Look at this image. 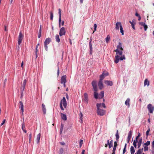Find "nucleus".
I'll return each mask as SVG.
<instances>
[{
    "mask_svg": "<svg viewBox=\"0 0 154 154\" xmlns=\"http://www.w3.org/2000/svg\"><path fill=\"white\" fill-rule=\"evenodd\" d=\"M122 44L119 42L118 45L117 46V49L115 50L116 52V55H122V54L123 49L122 48Z\"/></svg>",
    "mask_w": 154,
    "mask_h": 154,
    "instance_id": "nucleus-1",
    "label": "nucleus"
},
{
    "mask_svg": "<svg viewBox=\"0 0 154 154\" xmlns=\"http://www.w3.org/2000/svg\"><path fill=\"white\" fill-rule=\"evenodd\" d=\"M23 92H21V96H20V98L21 99L22 98V97H23Z\"/></svg>",
    "mask_w": 154,
    "mask_h": 154,
    "instance_id": "nucleus-61",
    "label": "nucleus"
},
{
    "mask_svg": "<svg viewBox=\"0 0 154 154\" xmlns=\"http://www.w3.org/2000/svg\"><path fill=\"white\" fill-rule=\"evenodd\" d=\"M142 152L141 151V149H139L137 152V154H142Z\"/></svg>",
    "mask_w": 154,
    "mask_h": 154,
    "instance_id": "nucleus-43",
    "label": "nucleus"
},
{
    "mask_svg": "<svg viewBox=\"0 0 154 154\" xmlns=\"http://www.w3.org/2000/svg\"><path fill=\"white\" fill-rule=\"evenodd\" d=\"M130 152L131 154H134V153L135 149L132 146H131L130 148Z\"/></svg>",
    "mask_w": 154,
    "mask_h": 154,
    "instance_id": "nucleus-24",
    "label": "nucleus"
},
{
    "mask_svg": "<svg viewBox=\"0 0 154 154\" xmlns=\"http://www.w3.org/2000/svg\"><path fill=\"white\" fill-rule=\"evenodd\" d=\"M94 31H93V33H94V32L96 31V29H97V25L96 24H94Z\"/></svg>",
    "mask_w": 154,
    "mask_h": 154,
    "instance_id": "nucleus-40",
    "label": "nucleus"
},
{
    "mask_svg": "<svg viewBox=\"0 0 154 154\" xmlns=\"http://www.w3.org/2000/svg\"><path fill=\"white\" fill-rule=\"evenodd\" d=\"M135 15L137 17H139V16H140V15L137 12L136 13Z\"/></svg>",
    "mask_w": 154,
    "mask_h": 154,
    "instance_id": "nucleus-59",
    "label": "nucleus"
},
{
    "mask_svg": "<svg viewBox=\"0 0 154 154\" xmlns=\"http://www.w3.org/2000/svg\"><path fill=\"white\" fill-rule=\"evenodd\" d=\"M32 137V134L31 133H30L29 134V143H30L31 139Z\"/></svg>",
    "mask_w": 154,
    "mask_h": 154,
    "instance_id": "nucleus-44",
    "label": "nucleus"
},
{
    "mask_svg": "<svg viewBox=\"0 0 154 154\" xmlns=\"http://www.w3.org/2000/svg\"><path fill=\"white\" fill-rule=\"evenodd\" d=\"M133 131L130 130L128 132L127 138L131 139Z\"/></svg>",
    "mask_w": 154,
    "mask_h": 154,
    "instance_id": "nucleus-22",
    "label": "nucleus"
},
{
    "mask_svg": "<svg viewBox=\"0 0 154 154\" xmlns=\"http://www.w3.org/2000/svg\"><path fill=\"white\" fill-rule=\"evenodd\" d=\"M142 138H141L139 140L138 142V144H137V148H139L141 145V143H142Z\"/></svg>",
    "mask_w": 154,
    "mask_h": 154,
    "instance_id": "nucleus-20",
    "label": "nucleus"
},
{
    "mask_svg": "<svg viewBox=\"0 0 154 154\" xmlns=\"http://www.w3.org/2000/svg\"><path fill=\"white\" fill-rule=\"evenodd\" d=\"M149 82L148 81V79H146L144 80V86H145L146 85H147V86H149Z\"/></svg>",
    "mask_w": 154,
    "mask_h": 154,
    "instance_id": "nucleus-23",
    "label": "nucleus"
},
{
    "mask_svg": "<svg viewBox=\"0 0 154 154\" xmlns=\"http://www.w3.org/2000/svg\"><path fill=\"white\" fill-rule=\"evenodd\" d=\"M134 21H135V20H133L132 22L131 21H129V23L131 24V25H132V24H133L134 23L133 22H134Z\"/></svg>",
    "mask_w": 154,
    "mask_h": 154,
    "instance_id": "nucleus-64",
    "label": "nucleus"
},
{
    "mask_svg": "<svg viewBox=\"0 0 154 154\" xmlns=\"http://www.w3.org/2000/svg\"><path fill=\"white\" fill-rule=\"evenodd\" d=\"M59 11V25L60 28L61 27L60 24L61 22V9L59 8L58 9Z\"/></svg>",
    "mask_w": 154,
    "mask_h": 154,
    "instance_id": "nucleus-10",
    "label": "nucleus"
},
{
    "mask_svg": "<svg viewBox=\"0 0 154 154\" xmlns=\"http://www.w3.org/2000/svg\"><path fill=\"white\" fill-rule=\"evenodd\" d=\"M63 152V148H60L59 151V154H62Z\"/></svg>",
    "mask_w": 154,
    "mask_h": 154,
    "instance_id": "nucleus-37",
    "label": "nucleus"
},
{
    "mask_svg": "<svg viewBox=\"0 0 154 154\" xmlns=\"http://www.w3.org/2000/svg\"><path fill=\"white\" fill-rule=\"evenodd\" d=\"M152 148H154V140L152 141Z\"/></svg>",
    "mask_w": 154,
    "mask_h": 154,
    "instance_id": "nucleus-60",
    "label": "nucleus"
},
{
    "mask_svg": "<svg viewBox=\"0 0 154 154\" xmlns=\"http://www.w3.org/2000/svg\"><path fill=\"white\" fill-rule=\"evenodd\" d=\"M60 143L61 145H65V143L64 142H61Z\"/></svg>",
    "mask_w": 154,
    "mask_h": 154,
    "instance_id": "nucleus-62",
    "label": "nucleus"
},
{
    "mask_svg": "<svg viewBox=\"0 0 154 154\" xmlns=\"http://www.w3.org/2000/svg\"><path fill=\"white\" fill-rule=\"evenodd\" d=\"M60 108L61 110H64V109L63 108V107L62 106V104H61V103H60Z\"/></svg>",
    "mask_w": 154,
    "mask_h": 154,
    "instance_id": "nucleus-51",
    "label": "nucleus"
},
{
    "mask_svg": "<svg viewBox=\"0 0 154 154\" xmlns=\"http://www.w3.org/2000/svg\"><path fill=\"white\" fill-rule=\"evenodd\" d=\"M22 129L23 130H24V129H25V124L24 122H23L22 125Z\"/></svg>",
    "mask_w": 154,
    "mask_h": 154,
    "instance_id": "nucleus-41",
    "label": "nucleus"
},
{
    "mask_svg": "<svg viewBox=\"0 0 154 154\" xmlns=\"http://www.w3.org/2000/svg\"><path fill=\"white\" fill-rule=\"evenodd\" d=\"M116 147H117L115 146H113V148L112 151H115L116 149Z\"/></svg>",
    "mask_w": 154,
    "mask_h": 154,
    "instance_id": "nucleus-58",
    "label": "nucleus"
},
{
    "mask_svg": "<svg viewBox=\"0 0 154 154\" xmlns=\"http://www.w3.org/2000/svg\"><path fill=\"white\" fill-rule=\"evenodd\" d=\"M66 33V31L65 28L64 27H62L60 29L59 32V35L60 36H62L65 35Z\"/></svg>",
    "mask_w": 154,
    "mask_h": 154,
    "instance_id": "nucleus-8",
    "label": "nucleus"
},
{
    "mask_svg": "<svg viewBox=\"0 0 154 154\" xmlns=\"http://www.w3.org/2000/svg\"><path fill=\"white\" fill-rule=\"evenodd\" d=\"M42 110L44 114L46 113V109L45 105L44 103L42 104Z\"/></svg>",
    "mask_w": 154,
    "mask_h": 154,
    "instance_id": "nucleus-19",
    "label": "nucleus"
},
{
    "mask_svg": "<svg viewBox=\"0 0 154 154\" xmlns=\"http://www.w3.org/2000/svg\"><path fill=\"white\" fill-rule=\"evenodd\" d=\"M103 80L100 79V80L98 82V85L100 90H101L103 87V84L102 82Z\"/></svg>",
    "mask_w": 154,
    "mask_h": 154,
    "instance_id": "nucleus-11",
    "label": "nucleus"
},
{
    "mask_svg": "<svg viewBox=\"0 0 154 154\" xmlns=\"http://www.w3.org/2000/svg\"><path fill=\"white\" fill-rule=\"evenodd\" d=\"M121 25H122L121 22H118L116 24V26L115 29L116 30H119V27H120Z\"/></svg>",
    "mask_w": 154,
    "mask_h": 154,
    "instance_id": "nucleus-18",
    "label": "nucleus"
},
{
    "mask_svg": "<svg viewBox=\"0 0 154 154\" xmlns=\"http://www.w3.org/2000/svg\"><path fill=\"white\" fill-rule=\"evenodd\" d=\"M100 95V97H99V98L100 99H102L103 97L104 96V92L103 91L101 92Z\"/></svg>",
    "mask_w": 154,
    "mask_h": 154,
    "instance_id": "nucleus-27",
    "label": "nucleus"
},
{
    "mask_svg": "<svg viewBox=\"0 0 154 154\" xmlns=\"http://www.w3.org/2000/svg\"><path fill=\"white\" fill-rule=\"evenodd\" d=\"M147 108L149 112L152 113L154 110V106L152 104H149L147 105Z\"/></svg>",
    "mask_w": 154,
    "mask_h": 154,
    "instance_id": "nucleus-6",
    "label": "nucleus"
},
{
    "mask_svg": "<svg viewBox=\"0 0 154 154\" xmlns=\"http://www.w3.org/2000/svg\"><path fill=\"white\" fill-rule=\"evenodd\" d=\"M60 82L61 84H64L66 83V75H63L61 77Z\"/></svg>",
    "mask_w": 154,
    "mask_h": 154,
    "instance_id": "nucleus-12",
    "label": "nucleus"
},
{
    "mask_svg": "<svg viewBox=\"0 0 154 154\" xmlns=\"http://www.w3.org/2000/svg\"><path fill=\"white\" fill-rule=\"evenodd\" d=\"M41 26H40V29L38 31V38H40L41 36Z\"/></svg>",
    "mask_w": 154,
    "mask_h": 154,
    "instance_id": "nucleus-30",
    "label": "nucleus"
},
{
    "mask_svg": "<svg viewBox=\"0 0 154 154\" xmlns=\"http://www.w3.org/2000/svg\"><path fill=\"white\" fill-rule=\"evenodd\" d=\"M135 23L134 24H132V25H131V26H132V28H133V29H135V27H134V25H135Z\"/></svg>",
    "mask_w": 154,
    "mask_h": 154,
    "instance_id": "nucleus-56",
    "label": "nucleus"
},
{
    "mask_svg": "<svg viewBox=\"0 0 154 154\" xmlns=\"http://www.w3.org/2000/svg\"><path fill=\"white\" fill-rule=\"evenodd\" d=\"M126 152V149H123V154H124L125 152Z\"/></svg>",
    "mask_w": 154,
    "mask_h": 154,
    "instance_id": "nucleus-63",
    "label": "nucleus"
},
{
    "mask_svg": "<svg viewBox=\"0 0 154 154\" xmlns=\"http://www.w3.org/2000/svg\"><path fill=\"white\" fill-rule=\"evenodd\" d=\"M139 24L140 25L143 26L146 25L145 23L143 22H140L139 23Z\"/></svg>",
    "mask_w": 154,
    "mask_h": 154,
    "instance_id": "nucleus-46",
    "label": "nucleus"
},
{
    "mask_svg": "<svg viewBox=\"0 0 154 154\" xmlns=\"http://www.w3.org/2000/svg\"><path fill=\"white\" fill-rule=\"evenodd\" d=\"M131 139L127 138V142L128 143H129Z\"/></svg>",
    "mask_w": 154,
    "mask_h": 154,
    "instance_id": "nucleus-57",
    "label": "nucleus"
},
{
    "mask_svg": "<svg viewBox=\"0 0 154 154\" xmlns=\"http://www.w3.org/2000/svg\"><path fill=\"white\" fill-rule=\"evenodd\" d=\"M118 145L116 141H115L114 142V146L117 147V146Z\"/></svg>",
    "mask_w": 154,
    "mask_h": 154,
    "instance_id": "nucleus-54",
    "label": "nucleus"
},
{
    "mask_svg": "<svg viewBox=\"0 0 154 154\" xmlns=\"http://www.w3.org/2000/svg\"><path fill=\"white\" fill-rule=\"evenodd\" d=\"M94 90V91H97V82L96 81L94 80L92 81L91 83Z\"/></svg>",
    "mask_w": 154,
    "mask_h": 154,
    "instance_id": "nucleus-5",
    "label": "nucleus"
},
{
    "mask_svg": "<svg viewBox=\"0 0 154 154\" xmlns=\"http://www.w3.org/2000/svg\"><path fill=\"white\" fill-rule=\"evenodd\" d=\"M89 54L90 55H92L93 53L92 46H89Z\"/></svg>",
    "mask_w": 154,
    "mask_h": 154,
    "instance_id": "nucleus-32",
    "label": "nucleus"
},
{
    "mask_svg": "<svg viewBox=\"0 0 154 154\" xmlns=\"http://www.w3.org/2000/svg\"><path fill=\"white\" fill-rule=\"evenodd\" d=\"M110 39V37L108 35H107L106 38V43H108Z\"/></svg>",
    "mask_w": 154,
    "mask_h": 154,
    "instance_id": "nucleus-34",
    "label": "nucleus"
},
{
    "mask_svg": "<svg viewBox=\"0 0 154 154\" xmlns=\"http://www.w3.org/2000/svg\"><path fill=\"white\" fill-rule=\"evenodd\" d=\"M120 32L122 33V35H123L124 34V31L123 30V27L122 25H121L120 26Z\"/></svg>",
    "mask_w": 154,
    "mask_h": 154,
    "instance_id": "nucleus-31",
    "label": "nucleus"
},
{
    "mask_svg": "<svg viewBox=\"0 0 154 154\" xmlns=\"http://www.w3.org/2000/svg\"><path fill=\"white\" fill-rule=\"evenodd\" d=\"M144 151H148V147L147 146H144Z\"/></svg>",
    "mask_w": 154,
    "mask_h": 154,
    "instance_id": "nucleus-45",
    "label": "nucleus"
},
{
    "mask_svg": "<svg viewBox=\"0 0 154 154\" xmlns=\"http://www.w3.org/2000/svg\"><path fill=\"white\" fill-rule=\"evenodd\" d=\"M119 55H117L115 56V59L114 62L116 63H119V60H125V58L124 55H122L121 57H119Z\"/></svg>",
    "mask_w": 154,
    "mask_h": 154,
    "instance_id": "nucleus-3",
    "label": "nucleus"
},
{
    "mask_svg": "<svg viewBox=\"0 0 154 154\" xmlns=\"http://www.w3.org/2000/svg\"><path fill=\"white\" fill-rule=\"evenodd\" d=\"M24 35L22 34L21 32H20L18 42V48H19V45L21 44Z\"/></svg>",
    "mask_w": 154,
    "mask_h": 154,
    "instance_id": "nucleus-4",
    "label": "nucleus"
},
{
    "mask_svg": "<svg viewBox=\"0 0 154 154\" xmlns=\"http://www.w3.org/2000/svg\"><path fill=\"white\" fill-rule=\"evenodd\" d=\"M53 18V13L52 12H50V20H52Z\"/></svg>",
    "mask_w": 154,
    "mask_h": 154,
    "instance_id": "nucleus-35",
    "label": "nucleus"
},
{
    "mask_svg": "<svg viewBox=\"0 0 154 154\" xmlns=\"http://www.w3.org/2000/svg\"><path fill=\"white\" fill-rule=\"evenodd\" d=\"M60 103H61V104H63L65 108L66 107L67 103L65 97H63V99L61 100Z\"/></svg>",
    "mask_w": 154,
    "mask_h": 154,
    "instance_id": "nucleus-9",
    "label": "nucleus"
},
{
    "mask_svg": "<svg viewBox=\"0 0 154 154\" xmlns=\"http://www.w3.org/2000/svg\"><path fill=\"white\" fill-rule=\"evenodd\" d=\"M19 103L20 104V107L21 109V112H24V106L23 102L21 101H20L19 102Z\"/></svg>",
    "mask_w": 154,
    "mask_h": 154,
    "instance_id": "nucleus-15",
    "label": "nucleus"
},
{
    "mask_svg": "<svg viewBox=\"0 0 154 154\" xmlns=\"http://www.w3.org/2000/svg\"><path fill=\"white\" fill-rule=\"evenodd\" d=\"M5 119L3 120L2 121V122L1 124V126H2V125H3L5 123Z\"/></svg>",
    "mask_w": 154,
    "mask_h": 154,
    "instance_id": "nucleus-53",
    "label": "nucleus"
},
{
    "mask_svg": "<svg viewBox=\"0 0 154 154\" xmlns=\"http://www.w3.org/2000/svg\"><path fill=\"white\" fill-rule=\"evenodd\" d=\"M150 131V129L149 128L148 130L146 132V135L147 137L149 135V131Z\"/></svg>",
    "mask_w": 154,
    "mask_h": 154,
    "instance_id": "nucleus-42",
    "label": "nucleus"
},
{
    "mask_svg": "<svg viewBox=\"0 0 154 154\" xmlns=\"http://www.w3.org/2000/svg\"><path fill=\"white\" fill-rule=\"evenodd\" d=\"M97 114L100 116H103L105 114V111L104 110L100 109V108L101 107V103H97Z\"/></svg>",
    "mask_w": 154,
    "mask_h": 154,
    "instance_id": "nucleus-2",
    "label": "nucleus"
},
{
    "mask_svg": "<svg viewBox=\"0 0 154 154\" xmlns=\"http://www.w3.org/2000/svg\"><path fill=\"white\" fill-rule=\"evenodd\" d=\"M116 140H118L119 138V132H118V130H117L116 132Z\"/></svg>",
    "mask_w": 154,
    "mask_h": 154,
    "instance_id": "nucleus-28",
    "label": "nucleus"
},
{
    "mask_svg": "<svg viewBox=\"0 0 154 154\" xmlns=\"http://www.w3.org/2000/svg\"><path fill=\"white\" fill-rule=\"evenodd\" d=\"M130 99L129 98H127L125 102V104L126 105H128L129 107L130 106Z\"/></svg>",
    "mask_w": 154,
    "mask_h": 154,
    "instance_id": "nucleus-21",
    "label": "nucleus"
},
{
    "mask_svg": "<svg viewBox=\"0 0 154 154\" xmlns=\"http://www.w3.org/2000/svg\"><path fill=\"white\" fill-rule=\"evenodd\" d=\"M41 135L40 133H39V134H38L37 135V138H36L37 143H38L39 142V140L40 139Z\"/></svg>",
    "mask_w": 154,
    "mask_h": 154,
    "instance_id": "nucleus-25",
    "label": "nucleus"
},
{
    "mask_svg": "<svg viewBox=\"0 0 154 154\" xmlns=\"http://www.w3.org/2000/svg\"><path fill=\"white\" fill-rule=\"evenodd\" d=\"M60 116L61 119L64 121H66L67 120V117L66 115L61 112L60 113Z\"/></svg>",
    "mask_w": 154,
    "mask_h": 154,
    "instance_id": "nucleus-14",
    "label": "nucleus"
},
{
    "mask_svg": "<svg viewBox=\"0 0 154 154\" xmlns=\"http://www.w3.org/2000/svg\"><path fill=\"white\" fill-rule=\"evenodd\" d=\"M104 83L108 86H112L113 85L112 82L111 81L106 80L104 81Z\"/></svg>",
    "mask_w": 154,
    "mask_h": 154,
    "instance_id": "nucleus-13",
    "label": "nucleus"
},
{
    "mask_svg": "<svg viewBox=\"0 0 154 154\" xmlns=\"http://www.w3.org/2000/svg\"><path fill=\"white\" fill-rule=\"evenodd\" d=\"M55 39L57 42H60V40L59 37V36L58 35H56Z\"/></svg>",
    "mask_w": 154,
    "mask_h": 154,
    "instance_id": "nucleus-29",
    "label": "nucleus"
},
{
    "mask_svg": "<svg viewBox=\"0 0 154 154\" xmlns=\"http://www.w3.org/2000/svg\"><path fill=\"white\" fill-rule=\"evenodd\" d=\"M97 91H94V97L95 99H97L98 98V94L97 92Z\"/></svg>",
    "mask_w": 154,
    "mask_h": 154,
    "instance_id": "nucleus-26",
    "label": "nucleus"
},
{
    "mask_svg": "<svg viewBox=\"0 0 154 154\" xmlns=\"http://www.w3.org/2000/svg\"><path fill=\"white\" fill-rule=\"evenodd\" d=\"M109 147V148H110L111 147H112L113 146V144H108Z\"/></svg>",
    "mask_w": 154,
    "mask_h": 154,
    "instance_id": "nucleus-55",
    "label": "nucleus"
},
{
    "mask_svg": "<svg viewBox=\"0 0 154 154\" xmlns=\"http://www.w3.org/2000/svg\"><path fill=\"white\" fill-rule=\"evenodd\" d=\"M140 133H139L138 134V135L136 136V141H138V140L139 138V137H140Z\"/></svg>",
    "mask_w": 154,
    "mask_h": 154,
    "instance_id": "nucleus-49",
    "label": "nucleus"
},
{
    "mask_svg": "<svg viewBox=\"0 0 154 154\" xmlns=\"http://www.w3.org/2000/svg\"><path fill=\"white\" fill-rule=\"evenodd\" d=\"M51 39L50 38H47L45 39L44 42V44L48 45L49 44L50 42H51Z\"/></svg>",
    "mask_w": 154,
    "mask_h": 154,
    "instance_id": "nucleus-16",
    "label": "nucleus"
},
{
    "mask_svg": "<svg viewBox=\"0 0 154 154\" xmlns=\"http://www.w3.org/2000/svg\"><path fill=\"white\" fill-rule=\"evenodd\" d=\"M109 73L106 71H104L102 74L100 76V79L101 80H103L106 76H108Z\"/></svg>",
    "mask_w": 154,
    "mask_h": 154,
    "instance_id": "nucleus-7",
    "label": "nucleus"
},
{
    "mask_svg": "<svg viewBox=\"0 0 154 154\" xmlns=\"http://www.w3.org/2000/svg\"><path fill=\"white\" fill-rule=\"evenodd\" d=\"M25 87L21 86L20 87V92H23V91L25 89Z\"/></svg>",
    "mask_w": 154,
    "mask_h": 154,
    "instance_id": "nucleus-39",
    "label": "nucleus"
},
{
    "mask_svg": "<svg viewBox=\"0 0 154 154\" xmlns=\"http://www.w3.org/2000/svg\"><path fill=\"white\" fill-rule=\"evenodd\" d=\"M84 100L86 103H88V96L86 93H85L84 94Z\"/></svg>",
    "mask_w": 154,
    "mask_h": 154,
    "instance_id": "nucleus-17",
    "label": "nucleus"
},
{
    "mask_svg": "<svg viewBox=\"0 0 154 154\" xmlns=\"http://www.w3.org/2000/svg\"><path fill=\"white\" fill-rule=\"evenodd\" d=\"M143 27L145 31H146L148 28L147 25L146 24L143 26Z\"/></svg>",
    "mask_w": 154,
    "mask_h": 154,
    "instance_id": "nucleus-50",
    "label": "nucleus"
},
{
    "mask_svg": "<svg viewBox=\"0 0 154 154\" xmlns=\"http://www.w3.org/2000/svg\"><path fill=\"white\" fill-rule=\"evenodd\" d=\"M44 47L45 50L47 51H48V46H47V45L44 44Z\"/></svg>",
    "mask_w": 154,
    "mask_h": 154,
    "instance_id": "nucleus-52",
    "label": "nucleus"
},
{
    "mask_svg": "<svg viewBox=\"0 0 154 154\" xmlns=\"http://www.w3.org/2000/svg\"><path fill=\"white\" fill-rule=\"evenodd\" d=\"M137 141H135V140H134V142H133V145L136 148L137 147V144H136V143H137Z\"/></svg>",
    "mask_w": 154,
    "mask_h": 154,
    "instance_id": "nucleus-36",
    "label": "nucleus"
},
{
    "mask_svg": "<svg viewBox=\"0 0 154 154\" xmlns=\"http://www.w3.org/2000/svg\"><path fill=\"white\" fill-rule=\"evenodd\" d=\"M27 82V80L26 79H24L23 83L22 85V86L25 87L26 83Z\"/></svg>",
    "mask_w": 154,
    "mask_h": 154,
    "instance_id": "nucleus-33",
    "label": "nucleus"
},
{
    "mask_svg": "<svg viewBox=\"0 0 154 154\" xmlns=\"http://www.w3.org/2000/svg\"><path fill=\"white\" fill-rule=\"evenodd\" d=\"M101 107H103V108H106V106L105 105V104L104 103H101Z\"/></svg>",
    "mask_w": 154,
    "mask_h": 154,
    "instance_id": "nucleus-47",
    "label": "nucleus"
},
{
    "mask_svg": "<svg viewBox=\"0 0 154 154\" xmlns=\"http://www.w3.org/2000/svg\"><path fill=\"white\" fill-rule=\"evenodd\" d=\"M150 144V142L149 141H147L144 144V145L146 146L149 145Z\"/></svg>",
    "mask_w": 154,
    "mask_h": 154,
    "instance_id": "nucleus-38",
    "label": "nucleus"
},
{
    "mask_svg": "<svg viewBox=\"0 0 154 154\" xmlns=\"http://www.w3.org/2000/svg\"><path fill=\"white\" fill-rule=\"evenodd\" d=\"M79 116L80 117V119H82L83 117V114L82 112H81L79 113Z\"/></svg>",
    "mask_w": 154,
    "mask_h": 154,
    "instance_id": "nucleus-48",
    "label": "nucleus"
}]
</instances>
